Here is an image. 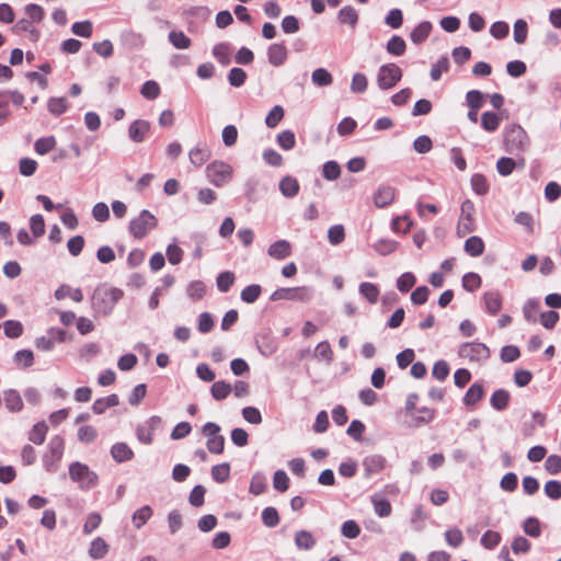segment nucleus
<instances>
[{"label": "nucleus", "instance_id": "44", "mask_svg": "<svg viewBox=\"0 0 561 561\" xmlns=\"http://www.w3.org/2000/svg\"><path fill=\"white\" fill-rule=\"evenodd\" d=\"M333 81L332 75L324 68H318L312 72V82L319 87L330 85Z\"/></svg>", "mask_w": 561, "mask_h": 561}, {"label": "nucleus", "instance_id": "15", "mask_svg": "<svg viewBox=\"0 0 561 561\" xmlns=\"http://www.w3.org/2000/svg\"><path fill=\"white\" fill-rule=\"evenodd\" d=\"M268 254L276 260H284L291 254V245L286 240L276 241L270 245Z\"/></svg>", "mask_w": 561, "mask_h": 561}, {"label": "nucleus", "instance_id": "27", "mask_svg": "<svg viewBox=\"0 0 561 561\" xmlns=\"http://www.w3.org/2000/svg\"><path fill=\"white\" fill-rule=\"evenodd\" d=\"M465 251L471 256H479L484 251V242L480 237L472 236L465 242Z\"/></svg>", "mask_w": 561, "mask_h": 561}, {"label": "nucleus", "instance_id": "35", "mask_svg": "<svg viewBox=\"0 0 561 561\" xmlns=\"http://www.w3.org/2000/svg\"><path fill=\"white\" fill-rule=\"evenodd\" d=\"M56 138L54 136L38 138L34 144V149L38 154H46L56 147Z\"/></svg>", "mask_w": 561, "mask_h": 561}, {"label": "nucleus", "instance_id": "48", "mask_svg": "<svg viewBox=\"0 0 561 561\" xmlns=\"http://www.w3.org/2000/svg\"><path fill=\"white\" fill-rule=\"evenodd\" d=\"M314 357L328 363L331 362L333 359V351L330 343L327 341L320 342L314 348Z\"/></svg>", "mask_w": 561, "mask_h": 561}, {"label": "nucleus", "instance_id": "50", "mask_svg": "<svg viewBox=\"0 0 561 561\" xmlns=\"http://www.w3.org/2000/svg\"><path fill=\"white\" fill-rule=\"evenodd\" d=\"M4 334L10 339H16L23 333V325L20 321L8 320L3 323Z\"/></svg>", "mask_w": 561, "mask_h": 561}, {"label": "nucleus", "instance_id": "12", "mask_svg": "<svg viewBox=\"0 0 561 561\" xmlns=\"http://www.w3.org/2000/svg\"><path fill=\"white\" fill-rule=\"evenodd\" d=\"M287 47L285 44L275 43L267 48V57L270 64L279 67L287 60Z\"/></svg>", "mask_w": 561, "mask_h": 561}, {"label": "nucleus", "instance_id": "8", "mask_svg": "<svg viewBox=\"0 0 561 561\" xmlns=\"http://www.w3.org/2000/svg\"><path fill=\"white\" fill-rule=\"evenodd\" d=\"M219 432L220 426L214 422H207L203 426V434L207 437V449L216 455L222 454L225 448V437Z\"/></svg>", "mask_w": 561, "mask_h": 561}, {"label": "nucleus", "instance_id": "39", "mask_svg": "<svg viewBox=\"0 0 561 561\" xmlns=\"http://www.w3.org/2000/svg\"><path fill=\"white\" fill-rule=\"evenodd\" d=\"M140 93L147 100H154L160 95L161 89L158 82L148 80L142 84Z\"/></svg>", "mask_w": 561, "mask_h": 561}, {"label": "nucleus", "instance_id": "54", "mask_svg": "<svg viewBox=\"0 0 561 561\" xmlns=\"http://www.w3.org/2000/svg\"><path fill=\"white\" fill-rule=\"evenodd\" d=\"M323 178L329 181H334L340 178L341 168L335 161H328L324 163L322 169Z\"/></svg>", "mask_w": 561, "mask_h": 561}, {"label": "nucleus", "instance_id": "58", "mask_svg": "<svg viewBox=\"0 0 561 561\" xmlns=\"http://www.w3.org/2000/svg\"><path fill=\"white\" fill-rule=\"evenodd\" d=\"M234 275L232 272H222L217 276V287L221 293H227L233 285Z\"/></svg>", "mask_w": 561, "mask_h": 561}, {"label": "nucleus", "instance_id": "24", "mask_svg": "<svg viewBox=\"0 0 561 561\" xmlns=\"http://www.w3.org/2000/svg\"><path fill=\"white\" fill-rule=\"evenodd\" d=\"M510 398L511 396L508 391L504 389H499L493 392L490 402L492 408H494L497 411H503L507 408L510 403Z\"/></svg>", "mask_w": 561, "mask_h": 561}, {"label": "nucleus", "instance_id": "53", "mask_svg": "<svg viewBox=\"0 0 561 561\" xmlns=\"http://www.w3.org/2000/svg\"><path fill=\"white\" fill-rule=\"evenodd\" d=\"M273 486L278 492H285L289 488V478L284 470H277L273 477Z\"/></svg>", "mask_w": 561, "mask_h": 561}, {"label": "nucleus", "instance_id": "31", "mask_svg": "<svg viewBox=\"0 0 561 561\" xmlns=\"http://www.w3.org/2000/svg\"><path fill=\"white\" fill-rule=\"evenodd\" d=\"M231 391H232L231 385L224 380L214 382L210 388L213 398L218 401L226 399L230 394Z\"/></svg>", "mask_w": 561, "mask_h": 561}, {"label": "nucleus", "instance_id": "2", "mask_svg": "<svg viewBox=\"0 0 561 561\" xmlns=\"http://www.w3.org/2000/svg\"><path fill=\"white\" fill-rule=\"evenodd\" d=\"M66 448V440L61 435H54L46 448V453L43 456V463L48 472H55L58 469L59 462L64 457Z\"/></svg>", "mask_w": 561, "mask_h": 561}, {"label": "nucleus", "instance_id": "37", "mask_svg": "<svg viewBox=\"0 0 561 561\" xmlns=\"http://www.w3.org/2000/svg\"><path fill=\"white\" fill-rule=\"evenodd\" d=\"M359 293L370 302L376 304L379 297V288L373 283H362L359 285Z\"/></svg>", "mask_w": 561, "mask_h": 561}, {"label": "nucleus", "instance_id": "29", "mask_svg": "<svg viewBox=\"0 0 561 561\" xmlns=\"http://www.w3.org/2000/svg\"><path fill=\"white\" fill-rule=\"evenodd\" d=\"M111 454L113 458L118 462L130 460L134 456L133 450L124 443H117L113 445Z\"/></svg>", "mask_w": 561, "mask_h": 561}, {"label": "nucleus", "instance_id": "1", "mask_svg": "<svg viewBox=\"0 0 561 561\" xmlns=\"http://www.w3.org/2000/svg\"><path fill=\"white\" fill-rule=\"evenodd\" d=\"M124 293L119 288L110 287L105 284L99 285L91 297L92 309L102 316L110 314Z\"/></svg>", "mask_w": 561, "mask_h": 561}, {"label": "nucleus", "instance_id": "10", "mask_svg": "<svg viewBox=\"0 0 561 561\" xmlns=\"http://www.w3.org/2000/svg\"><path fill=\"white\" fill-rule=\"evenodd\" d=\"M528 141L526 131L518 125H512L505 131V144L511 147H523Z\"/></svg>", "mask_w": 561, "mask_h": 561}, {"label": "nucleus", "instance_id": "20", "mask_svg": "<svg viewBox=\"0 0 561 561\" xmlns=\"http://www.w3.org/2000/svg\"><path fill=\"white\" fill-rule=\"evenodd\" d=\"M55 297L57 300H62L67 297L71 298L76 302L83 300V294L80 288H71L68 285H61L56 291Z\"/></svg>", "mask_w": 561, "mask_h": 561}, {"label": "nucleus", "instance_id": "28", "mask_svg": "<svg viewBox=\"0 0 561 561\" xmlns=\"http://www.w3.org/2000/svg\"><path fill=\"white\" fill-rule=\"evenodd\" d=\"M411 416H412V419L414 421V425L415 426H421L423 424L430 423L434 419L435 410L426 408V407H423L421 409H416L411 414Z\"/></svg>", "mask_w": 561, "mask_h": 561}, {"label": "nucleus", "instance_id": "17", "mask_svg": "<svg viewBox=\"0 0 561 561\" xmlns=\"http://www.w3.org/2000/svg\"><path fill=\"white\" fill-rule=\"evenodd\" d=\"M4 403H5V408L10 412H20V411H22V409L24 407L22 397L14 389L4 391Z\"/></svg>", "mask_w": 561, "mask_h": 561}, {"label": "nucleus", "instance_id": "56", "mask_svg": "<svg viewBox=\"0 0 561 561\" xmlns=\"http://www.w3.org/2000/svg\"><path fill=\"white\" fill-rule=\"evenodd\" d=\"M277 142L284 150H290L296 145L295 134L291 130H284L278 135Z\"/></svg>", "mask_w": 561, "mask_h": 561}, {"label": "nucleus", "instance_id": "59", "mask_svg": "<svg viewBox=\"0 0 561 561\" xmlns=\"http://www.w3.org/2000/svg\"><path fill=\"white\" fill-rule=\"evenodd\" d=\"M262 520L267 527H275L279 524V515L276 508L266 507L262 512Z\"/></svg>", "mask_w": 561, "mask_h": 561}, {"label": "nucleus", "instance_id": "14", "mask_svg": "<svg viewBox=\"0 0 561 561\" xmlns=\"http://www.w3.org/2000/svg\"><path fill=\"white\" fill-rule=\"evenodd\" d=\"M486 311L495 316L502 309V295L499 291H488L483 295Z\"/></svg>", "mask_w": 561, "mask_h": 561}, {"label": "nucleus", "instance_id": "47", "mask_svg": "<svg viewBox=\"0 0 561 561\" xmlns=\"http://www.w3.org/2000/svg\"><path fill=\"white\" fill-rule=\"evenodd\" d=\"M13 30L16 31L18 33H20V32L30 33L32 41H37L39 37V31L33 26V24L30 20H25V19L20 20L14 25Z\"/></svg>", "mask_w": 561, "mask_h": 561}, {"label": "nucleus", "instance_id": "62", "mask_svg": "<svg viewBox=\"0 0 561 561\" xmlns=\"http://www.w3.org/2000/svg\"><path fill=\"white\" fill-rule=\"evenodd\" d=\"M328 239L333 245L343 242L345 239L344 227L342 225L332 226L328 231Z\"/></svg>", "mask_w": 561, "mask_h": 561}, {"label": "nucleus", "instance_id": "60", "mask_svg": "<svg viewBox=\"0 0 561 561\" xmlns=\"http://www.w3.org/2000/svg\"><path fill=\"white\" fill-rule=\"evenodd\" d=\"M30 228L35 238L42 237L45 233V220L39 214L34 215L30 219Z\"/></svg>", "mask_w": 561, "mask_h": 561}, {"label": "nucleus", "instance_id": "40", "mask_svg": "<svg viewBox=\"0 0 561 561\" xmlns=\"http://www.w3.org/2000/svg\"><path fill=\"white\" fill-rule=\"evenodd\" d=\"M211 477L216 482L224 483L230 477V465L224 462L211 468Z\"/></svg>", "mask_w": 561, "mask_h": 561}, {"label": "nucleus", "instance_id": "23", "mask_svg": "<svg viewBox=\"0 0 561 561\" xmlns=\"http://www.w3.org/2000/svg\"><path fill=\"white\" fill-rule=\"evenodd\" d=\"M483 396H484L483 386L481 383L474 382L467 390V392L463 397V403L466 405H474L483 398Z\"/></svg>", "mask_w": 561, "mask_h": 561}, {"label": "nucleus", "instance_id": "41", "mask_svg": "<svg viewBox=\"0 0 561 561\" xmlns=\"http://www.w3.org/2000/svg\"><path fill=\"white\" fill-rule=\"evenodd\" d=\"M48 111L56 116L64 114L68 108L66 98H51L47 103Z\"/></svg>", "mask_w": 561, "mask_h": 561}, {"label": "nucleus", "instance_id": "30", "mask_svg": "<svg viewBox=\"0 0 561 561\" xmlns=\"http://www.w3.org/2000/svg\"><path fill=\"white\" fill-rule=\"evenodd\" d=\"M295 543L299 549L309 550L314 547L316 539L310 531L299 530L295 535Z\"/></svg>", "mask_w": 561, "mask_h": 561}, {"label": "nucleus", "instance_id": "34", "mask_svg": "<svg viewBox=\"0 0 561 561\" xmlns=\"http://www.w3.org/2000/svg\"><path fill=\"white\" fill-rule=\"evenodd\" d=\"M169 41L178 49H187L192 44L190 37L182 31H171L169 34Z\"/></svg>", "mask_w": 561, "mask_h": 561}, {"label": "nucleus", "instance_id": "57", "mask_svg": "<svg viewBox=\"0 0 561 561\" xmlns=\"http://www.w3.org/2000/svg\"><path fill=\"white\" fill-rule=\"evenodd\" d=\"M523 529L528 536L534 538H538L541 534L540 523L535 517L527 518L524 522Z\"/></svg>", "mask_w": 561, "mask_h": 561}, {"label": "nucleus", "instance_id": "33", "mask_svg": "<svg viewBox=\"0 0 561 561\" xmlns=\"http://www.w3.org/2000/svg\"><path fill=\"white\" fill-rule=\"evenodd\" d=\"M387 51L393 56H402L405 53L407 44L404 39L398 35H393L387 43Z\"/></svg>", "mask_w": 561, "mask_h": 561}, {"label": "nucleus", "instance_id": "19", "mask_svg": "<svg viewBox=\"0 0 561 561\" xmlns=\"http://www.w3.org/2000/svg\"><path fill=\"white\" fill-rule=\"evenodd\" d=\"M431 31H432L431 22H428V21L421 22L417 26H415L412 30V32L410 34V39L414 44H421L428 37V35L431 34Z\"/></svg>", "mask_w": 561, "mask_h": 561}, {"label": "nucleus", "instance_id": "52", "mask_svg": "<svg viewBox=\"0 0 561 561\" xmlns=\"http://www.w3.org/2000/svg\"><path fill=\"white\" fill-rule=\"evenodd\" d=\"M501 539L502 537L500 533L494 530H488L481 537V545L485 549H493L501 542Z\"/></svg>", "mask_w": 561, "mask_h": 561}, {"label": "nucleus", "instance_id": "26", "mask_svg": "<svg viewBox=\"0 0 561 561\" xmlns=\"http://www.w3.org/2000/svg\"><path fill=\"white\" fill-rule=\"evenodd\" d=\"M364 466L368 476L381 471L386 466V459L374 455L364 459Z\"/></svg>", "mask_w": 561, "mask_h": 561}, {"label": "nucleus", "instance_id": "42", "mask_svg": "<svg viewBox=\"0 0 561 561\" xmlns=\"http://www.w3.org/2000/svg\"><path fill=\"white\" fill-rule=\"evenodd\" d=\"M482 279L477 273H467L462 277V287L468 291H476L481 287Z\"/></svg>", "mask_w": 561, "mask_h": 561}, {"label": "nucleus", "instance_id": "32", "mask_svg": "<svg viewBox=\"0 0 561 561\" xmlns=\"http://www.w3.org/2000/svg\"><path fill=\"white\" fill-rule=\"evenodd\" d=\"M108 551V546L101 537H96L90 546L89 554L93 559H102Z\"/></svg>", "mask_w": 561, "mask_h": 561}, {"label": "nucleus", "instance_id": "25", "mask_svg": "<svg viewBox=\"0 0 561 561\" xmlns=\"http://www.w3.org/2000/svg\"><path fill=\"white\" fill-rule=\"evenodd\" d=\"M279 190L286 197H294L299 192V183L295 178L285 176L279 182Z\"/></svg>", "mask_w": 561, "mask_h": 561}, {"label": "nucleus", "instance_id": "43", "mask_svg": "<svg viewBox=\"0 0 561 561\" xmlns=\"http://www.w3.org/2000/svg\"><path fill=\"white\" fill-rule=\"evenodd\" d=\"M466 101L470 110H480L484 104V95L478 90H470L467 92Z\"/></svg>", "mask_w": 561, "mask_h": 561}, {"label": "nucleus", "instance_id": "38", "mask_svg": "<svg viewBox=\"0 0 561 561\" xmlns=\"http://www.w3.org/2000/svg\"><path fill=\"white\" fill-rule=\"evenodd\" d=\"M152 516V510L149 505L138 508L133 515V523L136 528L142 527Z\"/></svg>", "mask_w": 561, "mask_h": 561}, {"label": "nucleus", "instance_id": "11", "mask_svg": "<svg viewBox=\"0 0 561 561\" xmlns=\"http://www.w3.org/2000/svg\"><path fill=\"white\" fill-rule=\"evenodd\" d=\"M150 131V123L144 119L134 121L128 128V136L134 142H142Z\"/></svg>", "mask_w": 561, "mask_h": 561}, {"label": "nucleus", "instance_id": "36", "mask_svg": "<svg viewBox=\"0 0 561 561\" xmlns=\"http://www.w3.org/2000/svg\"><path fill=\"white\" fill-rule=\"evenodd\" d=\"M481 126L485 131L493 133L500 126V117L493 112H484L481 116Z\"/></svg>", "mask_w": 561, "mask_h": 561}, {"label": "nucleus", "instance_id": "5", "mask_svg": "<svg viewBox=\"0 0 561 561\" xmlns=\"http://www.w3.org/2000/svg\"><path fill=\"white\" fill-rule=\"evenodd\" d=\"M233 169L224 161H213L206 167V176L210 183L217 187H221L229 183L232 179Z\"/></svg>", "mask_w": 561, "mask_h": 561}, {"label": "nucleus", "instance_id": "6", "mask_svg": "<svg viewBox=\"0 0 561 561\" xmlns=\"http://www.w3.org/2000/svg\"><path fill=\"white\" fill-rule=\"evenodd\" d=\"M458 355L469 362L480 363L490 358L491 351L484 343L467 342L459 346Z\"/></svg>", "mask_w": 561, "mask_h": 561}, {"label": "nucleus", "instance_id": "64", "mask_svg": "<svg viewBox=\"0 0 561 561\" xmlns=\"http://www.w3.org/2000/svg\"><path fill=\"white\" fill-rule=\"evenodd\" d=\"M545 493L551 500L561 499V483L557 480H550L545 484Z\"/></svg>", "mask_w": 561, "mask_h": 561}, {"label": "nucleus", "instance_id": "18", "mask_svg": "<svg viewBox=\"0 0 561 561\" xmlns=\"http://www.w3.org/2000/svg\"><path fill=\"white\" fill-rule=\"evenodd\" d=\"M48 432V425L42 421L33 425L28 432V440L35 445L44 444Z\"/></svg>", "mask_w": 561, "mask_h": 561}, {"label": "nucleus", "instance_id": "61", "mask_svg": "<svg viewBox=\"0 0 561 561\" xmlns=\"http://www.w3.org/2000/svg\"><path fill=\"white\" fill-rule=\"evenodd\" d=\"M416 278L412 273H403L397 280V287L401 293H408L414 285Z\"/></svg>", "mask_w": 561, "mask_h": 561}, {"label": "nucleus", "instance_id": "3", "mask_svg": "<svg viewBox=\"0 0 561 561\" xmlns=\"http://www.w3.org/2000/svg\"><path fill=\"white\" fill-rule=\"evenodd\" d=\"M157 226V217L149 210L145 209L129 221L128 230L134 238L144 239L150 231L156 229Z\"/></svg>", "mask_w": 561, "mask_h": 561}, {"label": "nucleus", "instance_id": "45", "mask_svg": "<svg viewBox=\"0 0 561 561\" xmlns=\"http://www.w3.org/2000/svg\"><path fill=\"white\" fill-rule=\"evenodd\" d=\"M474 229V220L471 215H461L457 225V233L463 237Z\"/></svg>", "mask_w": 561, "mask_h": 561}, {"label": "nucleus", "instance_id": "4", "mask_svg": "<svg viewBox=\"0 0 561 561\" xmlns=\"http://www.w3.org/2000/svg\"><path fill=\"white\" fill-rule=\"evenodd\" d=\"M69 477L73 482L79 483L81 489H91L96 485L99 477L90 468L79 461L69 466Z\"/></svg>", "mask_w": 561, "mask_h": 561}, {"label": "nucleus", "instance_id": "7", "mask_svg": "<svg viewBox=\"0 0 561 561\" xmlns=\"http://www.w3.org/2000/svg\"><path fill=\"white\" fill-rule=\"evenodd\" d=\"M402 78L401 68L393 64H386L379 68L377 82L380 89L389 90L393 88Z\"/></svg>", "mask_w": 561, "mask_h": 561}, {"label": "nucleus", "instance_id": "13", "mask_svg": "<svg viewBox=\"0 0 561 561\" xmlns=\"http://www.w3.org/2000/svg\"><path fill=\"white\" fill-rule=\"evenodd\" d=\"M211 156L210 149L206 145H198L190 150L188 158L195 167H202Z\"/></svg>", "mask_w": 561, "mask_h": 561}, {"label": "nucleus", "instance_id": "16", "mask_svg": "<svg viewBox=\"0 0 561 561\" xmlns=\"http://www.w3.org/2000/svg\"><path fill=\"white\" fill-rule=\"evenodd\" d=\"M394 190L390 186H381L374 195V203L377 207H386L392 203Z\"/></svg>", "mask_w": 561, "mask_h": 561}, {"label": "nucleus", "instance_id": "46", "mask_svg": "<svg viewBox=\"0 0 561 561\" xmlns=\"http://www.w3.org/2000/svg\"><path fill=\"white\" fill-rule=\"evenodd\" d=\"M262 293V288L260 285L253 284L249 285L241 291V299L247 304H253L257 300Z\"/></svg>", "mask_w": 561, "mask_h": 561}, {"label": "nucleus", "instance_id": "21", "mask_svg": "<svg viewBox=\"0 0 561 561\" xmlns=\"http://www.w3.org/2000/svg\"><path fill=\"white\" fill-rule=\"evenodd\" d=\"M337 20L341 24H346L354 28L358 22V13L353 7L345 5L339 11Z\"/></svg>", "mask_w": 561, "mask_h": 561}, {"label": "nucleus", "instance_id": "55", "mask_svg": "<svg viewBox=\"0 0 561 561\" xmlns=\"http://www.w3.org/2000/svg\"><path fill=\"white\" fill-rule=\"evenodd\" d=\"M14 363L21 367H31L34 363L33 352L30 350H22L15 353Z\"/></svg>", "mask_w": 561, "mask_h": 561}, {"label": "nucleus", "instance_id": "9", "mask_svg": "<svg viewBox=\"0 0 561 561\" xmlns=\"http://www.w3.org/2000/svg\"><path fill=\"white\" fill-rule=\"evenodd\" d=\"M311 298V290L306 287L278 288L271 295V300H291L305 302Z\"/></svg>", "mask_w": 561, "mask_h": 561}, {"label": "nucleus", "instance_id": "51", "mask_svg": "<svg viewBox=\"0 0 561 561\" xmlns=\"http://www.w3.org/2000/svg\"><path fill=\"white\" fill-rule=\"evenodd\" d=\"M449 69V60L447 57H442L433 65L431 69V78L434 81H438L444 72Z\"/></svg>", "mask_w": 561, "mask_h": 561}, {"label": "nucleus", "instance_id": "63", "mask_svg": "<svg viewBox=\"0 0 561 561\" xmlns=\"http://www.w3.org/2000/svg\"><path fill=\"white\" fill-rule=\"evenodd\" d=\"M501 360L504 363H512L519 358L520 351L515 345H506L501 350Z\"/></svg>", "mask_w": 561, "mask_h": 561}, {"label": "nucleus", "instance_id": "22", "mask_svg": "<svg viewBox=\"0 0 561 561\" xmlns=\"http://www.w3.org/2000/svg\"><path fill=\"white\" fill-rule=\"evenodd\" d=\"M119 403L117 394H110L105 398L96 399L92 405V410L95 414H102L106 409L116 407Z\"/></svg>", "mask_w": 561, "mask_h": 561}, {"label": "nucleus", "instance_id": "49", "mask_svg": "<svg viewBox=\"0 0 561 561\" xmlns=\"http://www.w3.org/2000/svg\"><path fill=\"white\" fill-rule=\"evenodd\" d=\"M284 117V108L280 105H275L266 115L265 124L270 128L276 127Z\"/></svg>", "mask_w": 561, "mask_h": 561}]
</instances>
